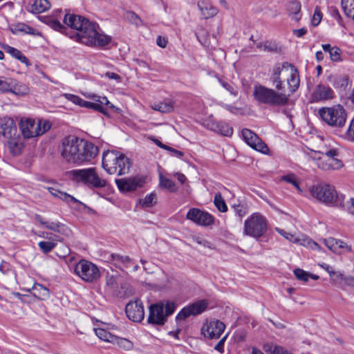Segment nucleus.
Segmentation results:
<instances>
[{
  "label": "nucleus",
  "mask_w": 354,
  "mask_h": 354,
  "mask_svg": "<svg viewBox=\"0 0 354 354\" xmlns=\"http://www.w3.org/2000/svg\"><path fill=\"white\" fill-rule=\"evenodd\" d=\"M64 24L77 30L75 35L71 36L76 41L91 47H104L110 43V36L102 32L99 26L86 18L74 14H66Z\"/></svg>",
  "instance_id": "obj_1"
},
{
  "label": "nucleus",
  "mask_w": 354,
  "mask_h": 354,
  "mask_svg": "<svg viewBox=\"0 0 354 354\" xmlns=\"http://www.w3.org/2000/svg\"><path fill=\"white\" fill-rule=\"evenodd\" d=\"M131 161L124 154L116 151L104 152L102 167L109 174L122 176L129 172Z\"/></svg>",
  "instance_id": "obj_2"
},
{
  "label": "nucleus",
  "mask_w": 354,
  "mask_h": 354,
  "mask_svg": "<svg viewBox=\"0 0 354 354\" xmlns=\"http://www.w3.org/2000/svg\"><path fill=\"white\" fill-rule=\"evenodd\" d=\"M318 114L323 122L335 129V135L337 132H342L340 129L345 126L347 113L342 105L322 107L319 109Z\"/></svg>",
  "instance_id": "obj_3"
},
{
  "label": "nucleus",
  "mask_w": 354,
  "mask_h": 354,
  "mask_svg": "<svg viewBox=\"0 0 354 354\" xmlns=\"http://www.w3.org/2000/svg\"><path fill=\"white\" fill-rule=\"evenodd\" d=\"M70 175L73 181L91 189H101L107 184L106 180L100 178L93 167L74 169L70 172Z\"/></svg>",
  "instance_id": "obj_4"
},
{
  "label": "nucleus",
  "mask_w": 354,
  "mask_h": 354,
  "mask_svg": "<svg viewBox=\"0 0 354 354\" xmlns=\"http://www.w3.org/2000/svg\"><path fill=\"white\" fill-rule=\"evenodd\" d=\"M254 97L259 102L272 106H285L289 100V95L286 93L277 92L262 85L254 87Z\"/></svg>",
  "instance_id": "obj_5"
},
{
  "label": "nucleus",
  "mask_w": 354,
  "mask_h": 354,
  "mask_svg": "<svg viewBox=\"0 0 354 354\" xmlns=\"http://www.w3.org/2000/svg\"><path fill=\"white\" fill-rule=\"evenodd\" d=\"M311 196L317 201L330 205H342V196H339L335 187L328 184H318L310 189Z\"/></svg>",
  "instance_id": "obj_6"
},
{
  "label": "nucleus",
  "mask_w": 354,
  "mask_h": 354,
  "mask_svg": "<svg viewBox=\"0 0 354 354\" xmlns=\"http://www.w3.org/2000/svg\"><path fill=\"white\" fill-rule=\"evenodd\" d=\"M176 304L173 301H160L149 307L148 322L152 324L163 325L168 316L173 314Z\"/></svg>",
  "instance_id": "obj_7"
},
{
  "label": "nucleus",
  "mask_w": 354,
  "mask_h": 354,
  "mask_svg": "<svg viewBox=\"0 0 354 354\" xmlns=\"http://www.w3.org/2000/svg\"><path fill=\"white\" fill-rule=\"evenodd\" d=\"M19 129L25 138L39 136L50 128V124L46 120L36 122L31 118H22L19 124Z\"/></svg>",
  "instance_id": "obj_8"
},
{
  "label": "nucleus",
  "mask_w": 354,
  "mask_h": 354,
  "mask_svg": "<svg viewBox=\"0 0 354 354\" xmlns=\"http://www.w3.org/2000/svg\"><path fill=\"white\" fill-rule=\"evenodd\" d=\"M267 227L266 217L260 213L255 212L245 221L243 234L258 239L266 232Z\"/></svg>",
  "instance_id": "obj_9"
},
{
  "label": "nucleus",
  "mask_w": 354,
  "mask_h": 354,
  "mask_svg": "<svg viewBox=\"0 0 354 354\" xmlns=\"http://www.w3.org/2000/svg\"><path fill=\"white\" fill-rule=\"evenodd\" d=\"M75 274L84 281L93 283L100 277V271L98 267L91 261L80 260L75 267Z\"/></svg>",
  "instance_id": "obj_10"
},
{
  "label": "nucleus",
  "mask_w": 354,
  "mask_h": 354,
  "mask_svg": "<svg viewBox=\"0 0 354 354\" xmlns=\"http://www.w3.org/2000/svg\"><path fill=\"white\" fill-rule=\"evenodd\" d=\"M80 138L75 136H68L62 141L61 155L68 162L75 163V160L82 158V156L77 155L78 150L82 149L79 145Z\"/></svg>",
  "instance_id": "obj_11"
},
{
  "label": "nucleus",
  "mask_w": 354,
  "mask_h": 354,
  "mask_svg": "<svg viewBox=\"0 0 354 354\" xmlns=\"http://www.w3.org/2000/svg\"><path fill=\"white\" fill-rule=\"evenodd\" d=\"M115 183L120 192H135L144 187L146 178L142 176L115 179Z\"/></svg>",
  "instance_id": "obj_12"
},
{
  "label": "nucleus",
  "mask_w": 354,
  "mask_h": 354,
  "mask_svg": "<svg viewBox=\"0 0 354 354\" xmlns=\"http://www.w3.org/2000/svg\"><path fill=\"white\" fill-rule=\"evenodd\" d=\"M186 218L200 226H209L214 223V217L212 214L196 207L188 210Z\"/></svg>",
  "instance_id": "obj_13"
},
{
  "label": "nucleus",
  "mask_w": 354,
  "mask_h": 354,
  "mask_svg": "<svg viewBox=\"0 0 354 354\" xmlns=\"http://www.w3.org/2000/svg\"><path fill=\"white\" fill-rule=\"evenodd\" d=\"M207 306L208 303L205 299L197 301L183 308L177 314L176 319L178 321H181L190 316L200 315L206 310Z\"/></svg>",
  "instance_id": "obj_14"
},
{
  "label": "nucleus",
  "mask_w": 354,
  "mask_h": 354,
  "mask_svg": "<svg viewBox=\"0 0 354 354\" xmlns=\"http://www.w3.org/2000/svg\"><path fill=\"white\" fill-rule=\"evenodd\" d=\"M242 137L243 140L252 149L265 154L268 153V147L254 132L248 129H243L242 130Z\"/></svg>",
  "instance_id": "obj_15"
},
{
  "label": "nucleus",
  "mask_w": 354,
  "mask_h": 354,
  "mask_svg": "<svg viewBox=\"0 0 354 354\" xmlns=\"http://www.w3.org/2000/svg\"><path fill=\"white\" fill-rule=\"evenodd\" d=\"M225 328V326L222 322L212 319L203 324L201 333L209 339H217L220 337Z\"/></svg>",
  "instance_id": "obj_16"
},
{
  "label": "nucleus",
  "mask_w": 354,
  "mask_h": 354,
  "mask_svg": "<svg viewBox=\"0 0 354 354\" xmlns=\"http://www.w3.org/2000/svg\"><path fill=\"white\" fill-rule=\"evenodd\" d=\"M79 145H82V149L78 150L77 155L82 156V158L75 160V164L80 165L89 162L97 156L98 149L93 143L80 138Z\"/></svg>",
  "instance_id": "obj_17"
},
{
  "label": "nucleus",
  "mask_w": 354,
  "mask_h": 354,
  "mask_svg": "<svg viewBox=\"0 0 354 354\" xmlns=\"http://www.w3.org/2000/svg\"><path fill=\"white\" fill-rule=\"evenodd\" d=\"M128 318L133 322H140L145 317L144 307L140 299L129 301L125 308Z\"/></svg>",
  "instance_id": "obj_18"
},
{
  "label": "nucleus",
  "mask_w": 354,
  "mask_h": 354,
  "mask_svg": "<svg viewBox=\"0 0 354 354\" xmlns=\"http://www.w3.org/2000/svg\"><path fill=\"white\" fill-rule=\"evenodd\" d=\"M290 65V63L284 62L281 64H277L273 67L270 80L277 90L280 91L284 88L281 75L287 74Z\"/></svg>",
  "instance_id": "obj_19"
},
{
  "label": "nucleus",
  "mask_w": 354,
  "mask_h": 354,
  "mask_svg": "<svg viewBox=\"0 0 354 354\" xmlns=\"http://www.w3.org/2000/svg\"><path fill=\"white\" fill-rule=\"evenodd\" d=\"M335 93L328 85L319 84L317 85L310 95L311 102H319L332 100Z\"/></svg>",
  "instance_id": "obj_20"
},
{
  "label": "nucleus",
  "mask_w": 354,
  "mask_h": 354,
  "mask_svg": "<svg viewBox=\"0 0 354 354\" xmlns=\"http://www.w3.org/2000/svg\"><path fill=\"white\" fill-rule=\"evenodd\" d=\"M107 261L117 268L122 271L130 268L133 264V259L129 256L117 253H112L109 255Z\"/></svg>",
  "instance_id": "obj_21"
},
{
  "label": "nucleus",
  "mask_w": 354,
  "mask_h": 354,
  "mask_svg": "<svg viewBox=\"0 0 354 354\" xmlns=\"http://www.w3.org/2000/svg\"><path fill=\"white\" fill-rule=\"evenodd\" d=\"M63 97H64L66 100L72 102L75 104L79 105L82 107H85L87 109H91L95 110L98 112L105 113V109L100 104H99L97 102H91L86 101L83 99H82L80 97L71 94V93H64L62 95Z\"/></svg>",
  "instance_id": "obj_22"
},
{
  "label": "nucleus",
  "mask_w": 354,
  "mask_h": 354,
  "mask_svg": "<svg viewBox=\"0 0 354 354\" xmlns=\"http://www.w3.org/2000/svg\"><path fill=\"white\" fill-rule=\"evenodd\" d=\"M324 245L333 253L341 254L343 252H350L352 247L340 239L328 237L323 240Z\"/></svg>",
  "instance_id": "obj_23"
},
{
  "label": "nucleus",
  "mask_w": 354,
  "mask_h": 354,
  "mask_svg": "<svg viewBox=\"0 0 354 354\" xmlns=\"http://www.w3.org/2000/svg\"><path fill=\"white\" fill-rule=\"evenodd\" d=\"M17 129L14 120L8 117L0 118V135L5 139L17 136Z\"/></svg>",
  "instance_id": "obj_24"
},
{
  "label": "nucleus",
  "mask_w": 354,
  "mask_h": 354,
  "mask_svg": "<svg viewBox=\"0 0 354 354\" xmlns=\"http://www.w3.org/2000/svg\"><path fill=\"white\" fill-rule=\"evenodd\" d=\"M5 142L8 146L10 153L12 156H19L22 153L24 144L19 134L17 136H12L5 139Z\"/></svg>",
  "instance_id": "obj_25"
},
{
  "label": "nucleus",
  "mask_w": 354,
  "mask_h": 354,
  "mask_svg": "<svg viewBox=\"0 0 354 354\" xmlns=\"http://www.w3.org/2000/svg\"><path fill=\"white\" fill-rule=\"evenodd\" d=\"M287 75H288L287 78V84L288 85L289 90L291 93H294L298 89L300 84L299 71L297 68L291 64L290 67L287 72Z\"/></svg>",
  "instance_id": "obj_26"
},
{
  "label": "nucleus",
  "mask_w": 354,
  "mask_h": 354,
  "mask_svg": "<svg viewBox=\"0 0 354 354\" xmlns=\"http://www.w3.org/2000/svg\"><path fill=\"white\" fill-rule=\"evenodd\" d=\"M317 166L324 171L335 170L342 167L343 163L337 157L328 159H319Z\"/></svg>",
  "instance_id": "obj_27"
},
{
  "label": "nucleus",
  "mask_w": 354,
  "mask_h": 354,
  "mask_svg": "<svg viewBox=\"0 0 354 354\" xmlns=\"http://www.w3.org/2000/svg\"><path fill=\"white\" fill-rule=\"evenodd\" d=\"M198 8L201 11V15L205 19H208L215 16L218 10L213 6L209 0H201L198 3Z\"/></svg>",
  "instance_id": "obj_28"
},
{
  "label": "nucleus",
  "mask_w": 354,
  "mask_h": 354,
  "mask_svg": "<svg viewBox=\"0 0 354 354\" xmlns=\"http://www.w3.org/2000/svg\"><path fill=\"white\" fill-rule=\"evenodd\" d=\"M207 126L211 130L218 132L225 136H231L233 133V129L225 122L211 121L207 124Z\"/></svg>",
  "instance_id": "obj_29"
},
{
  "label": "nucleus",
  "mask_w": 354,
  "mask_h": 354,
  "mask_svg": "<svg viewBox=\"0 0 354 354\" xmlns=\"http://www.w3.org/2000/svg\"><path fill=\"white\" fill-rule=\"evenodd\" d=\"M50 8V3L48 0H35L33 3L27 6L28 11L32 13H41Z\"/></svg>",
  "instance_id": "obj_30"
},
{
  "label": "nucleus",
  "mask_w": 354,
  "mask_h": 354,
  "mask_svg": "<svg viewBox=\"0 0 354 354\" xmlns=\"http://www.w3.org/2000/svg\"><path fill=\"white\" fill-rule=\"evenodd\" d=\"M46 189L54 197L60 198L61 200L66 202L67 203H81V202L79 200L76 199L73 196L66 192H61L55 187H48Z\"/></svg>",
  "instance_id": "obj_31"
},
{
  "label": "nucleus",
  "mask_w": 354,
  "mask_h": 354,
  "mask_svg": "<svg viewBox=\"0 0 354 354\" xmlns=\"http://www.w3.org/2000/svg\"><path fill=\"white\" fill-rule=\"evenodd\" d=\"M1 47L7 53H9L21 63L25 64L27 66L30 65L28 58L18 49L8 44H2Z\"/></svg>",
  "instance_id": "obj_32"
},
{
  "label": "nucleus",
  "mask_w": 354,
  "mask_h": 354,
  "mask_svg": "<svg viewBox=\"0 0 354 354\" xmlns=\"http://www.w3.org/2000/svg\"><path fill=\"white\" fill-rule=\"evenodd\" d=\"M34 297L40 300H46L50 297V290L39 283H35L31 288Z\"/></svg>",
  "instance_id": "obj_33"
},
{
  "label": "nucleus",
  "mask_w": 354,
  "mask_h": 354,
  "mask_svg": "<svg viewBox=\"0 0 354 354\" xmlns=\"http://www.w3.org/2000/svg\"><path fill=\"white\" fill-rule=\"evenodd\" d=\"M287 10L292 20L299 21L301 17V3L297 1H292L288 3Z\"/></svg>",
  "instance_id": "obj_34"
},
{
  "label": "nucleus",
  "mask_w": 354,
  "mask_h": 354,
  "mask_svg": "<svg viewBox=\"0 0 354 354\" xmlns=\"http://www.w3.org/2000/svg\"><path fill=\"white\" fill-rule=\"evenodd\" d=\"M151 109L162 113H171L174 111V103L171 100H167L151 106Z\"/></svg>",
  "instance_id": "obj_35"
},
{
  "label": "nucleus",
  "mask_w": 354,
  "mask_h": 354,
  "mask_svg": "<svg viewBox=\"0 0 354 354\" xmlns=\"http://www.w3.org/2000/svg\"><path fill=\"white\" fill-rule=\"evenodd\" d=\"M297 240L298 241L295 243L296 244L301 245L302 246L310 248L314 250H321V247L319 246V245L307 236L301 235L299 236H297Z\"/></svg>",
  "instance_id": "obj_36"
},
{
  "label": "nucleus",
  "mask_w": 354,
  "mask_h": 354,
  "mask_svg": "<svg viewBox=\"0 0 354 354\" xmlns=\"http://www.w3.org/2000/svg\"><path fill=\"white\" fill-rule=\"evenodd\" d=\"M336 135L344 140L354 142V118L351 120L348 128L345 131L337 132Z\"/></svg>",
  "instance_id": "obj_37"
},
{
  "label": "nucleus",
  "mask_w": 354,
  "mask_h": 354,
  "mask_svg": "<svg viewBox=\"0 0 354 354\" xmlns=\"http://www.w3.org/2000/svg\"><path fill=\"white\" fill-rule=\"evenodd\" d=\"M29 91L28 87L21 83H17L15 80H12V86L10 93H14L18 96H24L26 95Z\"/></svg>",
  "instance_id": "obj_38"
},
{
  "label": "nucleus",
  "mask_w": 354,
  "mask_h": 354,
  "mask_svg": "<svg viewBox=\"0 0 354 354\" xmlns=\"http://www.w3.org/2000/svg\"><path fill=\"white\" fill-rule=\"evenodd\" d=\"M341 6L344 14L354 20V0H342Z\"/></svg>",
  "instance_id": "obj_39"
},
{
  "label": "nucleus",
  "mask_w": 354,
  "mask_h": 354,
  "mask_svg": "<svg viewBox=\"0 0 354 354\" xmlns=\"http://www.w3.org/2000/svg\"><path fill=\"white\" fill-rule=\"evenodd\" d=\"M95 335L102 340L107 342H115V336L106 330L101 328H95Z\"/></svg>",
  "instance_id": "obj_40"
},
{
  "label": "nucleus",
  "mask_w": 354,
  "mask_h": 354,
  "mask_svg": "<svg viewBox=\"0 0 354 354\" xmlns=\"http://www.w3.org/2000/svg\"><path fill=\"white\" fill-rule=\"evenodd\" d=\"M159 185L162 188L167 189L170 192H176L177 187L175 183L170 179L163 176L161 174L159 175Z\"/></svg>",
  "instance_id": "obj_41"
},
{
  "label": "nucleus",
  "mask_w": 354,
  "mask_h": 354,
  "mask_svg": "<svg viewBox=\"0 0 354 354\" xmlns=\"http://www.w3.org/2000/svg\"><path fill=\"white\" fill-rule=\"evenodd\" d=\"M156 195L151 192L145 196L144 198L140 200L139 203L143 207H151L156 204Z\"/></svg>",
  "instance_id": "obj_42"
},
{
  "label": "nucleus",
  "mask_w": 354,
  "mask_h": 354,
  "mask_svg": "<svg viewBox=\"0 0 354 354\" xmlns=\"http://www.w3.org/2000/svg\"><path fill=\"white\" fill-rule=\"evenodd\" d=\"M214 203L218 211L221 212H225L227 211V206L220 193H217L214 196Z\"/></svg>",
  "instance_id": "obj_43"
},
{
  "label": "nucleus",
  "mask_w": 354,
  "mask_h": 354,
  "mask_svg": "<svg viewBox=\"0 0 354 354\" xmlns=\"http://www.w3.org/2000/svg\"><path fill=\"white\" fill-rule=\"evenodd\" d=\"M281 181H285L288 183L292 184L299 193H302V189L300 188L296 176L294 174H288L283 176L280 178Z\"/></svg>",
  "instance_id": "obj_44"
},
{
  "label": "nucleus",
  "mask_w": 354,
  "mask_h": 354,
  "mask_svg": "<svg viewBox=\"0 0 354 354\" xmlns=\"http://www.w3.org/2000/svg\"><path fill=\"white\" fill-rule=\"evenodd\" d=\"M264 350L269 353L270 354H288L287 350L284 349L283 347L277 346V345H268L266 344L264 346Z\"/></svg>",
  "instance_id": "obj_45"
},
{
  "label": "nucleus",
  "mask_w": 354,
  "mask_h": 354,
  "mask_svg": "<svg viewBox=\"0 0 354 354\" xmlns=\"http://www.w3.org/2000/svg\"><path fill=\"white\" fill-rule=\"evenodd\" d=\"M12 32L14 33L24 32L30 35H33L35 29L24 23H19L15 26L14 29L12 30Z\"/></svg>",
  "instance_id": "obj_46"
},
{
  "label": "nucleus",
  "mask_w": 354,
  "mask_h": 354,
  "mask_svg": "<svg viewBox=\"0 0 354 354\" xmlns=\"http://www.w3.org/2000/svg\"><path fill=\"white\" fill-rule=\"evenodd\" d=\"M114 343L126 351L131 350L133 346V344L131 341L128 340L127 339L118 337L116 336Z\"/></svg>",
  "instance_id": "obj_47"
},
{
  "label": "nucleus",
  "mask_w": 354,
  "mask_h": 354,
  "mask_svg": "<svg viewBox=\"0 0 354 354\" xmlns=\"http://www.w3.org/2000/svg\"><path fill=\"white\" fill-rule=\"evenodd\" d=\"M221 85L227 90L231 95L236 96L238 95V88L232 83L227 82L219 80Z\"/></svg>",
  "instance_id": "obj_48"
},
{
  "label": "nucleus",
  "mask_w": 354,
  "mask_h": 354,
  "mask_svg": "<svg viewBox=\"0 0 354 354\" xmlns=\"http://www.w3.org/2000/svg\"><path fill=\"white\" fill-rule=\"evenodd\" d=\"M38 246L43 252L48 253L56 246V243L50 241H40Z\"/></svg>",
  "instance_id": "obj_49"
},
{
  "label": "nucleus",
  "mask_w": 354,
  "mask_h": 354,
  "mask_svg": "<svg viewBox=\"0 0 354 354\" xmlns=\"http://www.w3.org/2000/svg\"><path fill=\"white\" fill-rule=\"evenodd\" d=\"M12 82V79L0 78V92H10L11 90Z\"/></svg>",
  "instance_id": "obj_50"
},
{
  "label": "nucleus",
  "mask_w": 354,
  "mask_h": 354,
  "mask_svg": "<svg viewBox=\"0 0 354 354\" xmlns=\"http://www.w3.org/2000/svg\"><path fill=\"white\" fill-rule=\"evenodd\" d=\"M275 230L279 234H281V236H283L285 239H286L287 240H288L289 241L292 242V243H295L297 241H298L297 240V236H296L295 234H290V233H288V232H286L285 230L281 229V228H279V227H276L275 228Z\"/></svg>",
  "instance_id": "obj_51"
},
{
  "label": "nucleus",
  "mask_w": 354,
  "mask_h": 354,
  "mask_svg": "<svg viewBox=\"0 0 354 354\" xmlns=\"http://www.w3.org/2000/svg\"><path fill=\"white\" fill-rule=\"evenodd\" d=\"M127 18L131 24L136 26H140L142 24L141 19L134 12H128L127 13Z\"/></svg>",
  "instance_id": "obj_52"
},
{
  "label": "nucleus",
  "mask_w": 354,
  "mask_h": 354,
  "mask_svg": "<svg viewBox=\"0 0 354 354\" xmlns=\"http://www.w3.org/2000/svg\"><path fill=\"white\" fill-rule=\"evenodd\" d=\"M294 274L295 275V277L298 280L303 281L304 282L307 281L310 277V273H308L300 268L295 269Z\"/></svg>",
  "instance_id": "obj_53"
},
{
  "label": "nucleus",
  "mask_w": 354,
  "mask_h": 354,
  "mask_svg": "<svg viewBox=\"0 0 354 354\" xmlns=\"http://www.w3.org/2000/svg\"><path fill=\"white\" fill-rule=\"evenodd\" d=\"M331 61L337 62L341 60V50L337 46H333L330 53H329Z\"/></svg>",
  "instance_id": "obj_54"
},
{
  "label": "nucleus",
  "mask_w": 354,
  "mask_h": 354,
  "mask_svg": "<svg viewBox=\"0 0 354 354\" xmlns=\"http://www.w3.org/2000/svg\"><path fill=\"white\" fill-rule=\"evenodd\" d=\"M332 84L335 88L345 87L347 84V80L343 76L335 77Z\"/></svg>",
  "instance_id": "obj_55"
},
{
  "label": "nucleus",
  "mask_w": 354,
  "mask_h": 354,
  "mask_svg": "<svg viewBox=\"0 0 354 354\" xmlns=\"http://www.w3.org/2000/svg\"><path fill=\"white\" fill-rule=\"evenodd\" d=\"M234 212L240 218L243 217L248 212L247 207L242 204H237L233 206Z\"/></svg>",
  "instance_id": "obj_56"
},
{
  "label": "nucleus",
  "mask_w": 354,
  "mask_h": 354,
  "mask_svg": "<svg viewBox=\"0 0 354 354\" xmlns=\"http://www.w3.org/2000/svg\"><path fill=\"white\" fill-rule=\"evenodd\" d=\"M49 26L55 30L63 32L66 28L57 20H50L49 21Z\"/></svg>",
  "instance_id": "obj_57"
},
{
  "label": "nucleus",
  "mask_w": 354,
  "mask_h": 354,
  "mask_svg": "<svg viewBox=\"0 0 354 354\" xmlns=\"http://www.w3.org/2000/svg\"><path fill=\"white\" fill-rule=\"evenodd\" d=\"M322 18V12L319 10L316 9L314 12L313 17L312 19V24L314 26H317L320 23Z\"/></svg>",
  "instance_id": "obj_58"
},
{
  "label": "nucleus",
  "mask_w": 354,
  "mask_h": 354,
  "mask_svg": "<svg viewBox=\"0 0 354 354\" xmlns=\"http://www.w3.org/2000/svg\"><path fill=\"white\" fill-rule=\"evenodd\" d=\"M194 241H196L198 244L203 245L205 248H207L209 249H212V244L209 241L204 239L201 237H196L194 238Z\"/></svg>",
  "instance_id": "obj_59"
},
{
  "label": "nucleus",
  "mask_w": 354,
  "mask_h": 354,
  "mask_svg": "<svg viewBox=\"0 0 354 354\" xmlns=\"http://www.w3.org/2000/svg\"><path fill=\"white\" fill-rule=\"evenodd\" d=\"M338 156V150L336 149H330L324 153V156L321 159L333 158Z\"/></svg>",
  "instance_id": "obj_60"
},
{
  "label": "nucleus",
  "mask_w": 354,
  "mask_h": 354,
  "mask_svg": "<svg viewBox=\"0 0 354 354\" xmlns=\"http://www.w3.org/2000/svg\"><path fill=\"white\" fill-rule=\"evenodd\" d=\"M61 226H62V224L59 223L47 222L46 221V225H45L44 227L46 229H48V230H53V231H55V232H58L59 231V228Z\"/></svg>",
  "instance_id": "obj_61"
},
{
  "label": "nucleus",
  "mask_w": 354,
  "mask_h": 354,
  "mask_svg": "<svg viewBox=\"0 0 354 354\" xmlns=\"http://www.w3.org/2000/svg\"><path fill=\"white\" fill-rule=\"evenodd\" d=\"M227 335H225L223 338L220 339V341L214 346V349L218 351L220 353H223L224 352V344L227 339Z\"/></svg>",
  "instance_id": "obj_62"
},
{
  "label": "nucleus",
  "mask_w": 354,
  "mask_h": 354,
  "mask_svg": "<svg viewBox=\"0 0 354 354\" xmlns=\"http://www.w3.org/2000/svg\"><path fill=\"white\" fill-rule=\"evenodd\" d=\"M166 150L168 151L172 156H175L178 158H180L184 155V153L183 151H178L169 146L167 147Z\"/></svg>",
  "instance_id": "obj_63"
},
{
  "label": "nucleus",
  "mask_w": 354,
  "mask_h": 354,
  "mask_svg": "<svg viewBox=\"0 0 354 354\" xmlns=\"http://www.w3.org/2000/svg\"><path fill=\"white\" fill-rule=\"evenodd\" d=\"M219 104L223 108H224L225 109H226L227 111H228L229 112H230L233 114H236L239 110V109H238L237 107H235V106L230 105V104H224L223 102L220 103Z\"/></svg>",
  "instance_id": "obj_64"
}]
</instances>
